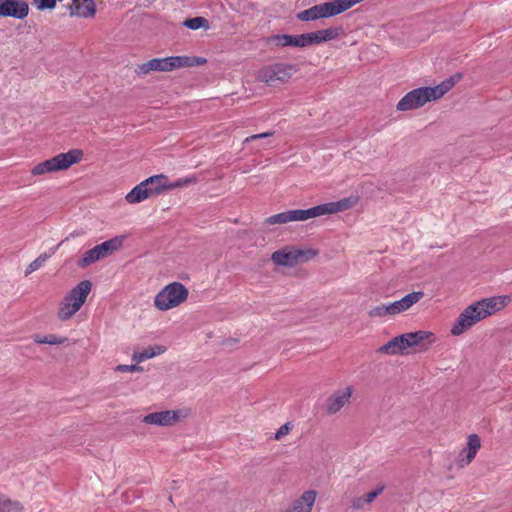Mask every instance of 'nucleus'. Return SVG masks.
<instances>
[{"label": "nucleus", "mask_w": 512, "mask_h": 512, "mask_svg": "<svg viewBox=\"0 0 512 512\" xmlns=\"http://www.w3.org/2000/svg\"><path fill=\"white\" fill-rule=\"evenodd\" d=\"M434 342V333L427 330H418L392 338L386 344L380 346L377 352L391 356L407 355L409 349H416L419 352L427 351Z\"/></svg>", "instance_id": "nucleus-1"}, {"label": "nucleus", "mask_w": 512, "mask_h": 512, "mask_svg": "<svg viewBox=\"0 0 512 512\" xmlns=\"http://www.w3.org/2000/svg\"><path fill=\"white\" fill-rule=\"evenodd\" d=\"M461 79L460 74H455L434 87H420L408 92L397 103L398 111L418 109L426 103L442 98Z\"/></svg>", "instance_id": "nucleus-2"}, {"label": "nucleus", "mask_w": 512, "mask_h": 512, "mask_svg": "<svg viewBox=\"0 0 512 512\" xmlns=\"http://www.w3.org/2000/svg\"><path fill=\"white\" fill-rule=\"evenodd\" d=\"M188 296L189 290L183 283L171 282L155 295L153 305L158 311H169L184 304Z\"/></svg>", "instance_id": "nucleus-3"}, {"label": "nucleus", "mask_w": 512, "mask_h": 512, "mask_svg": "<svg viewBox=\"0 0 512 512\" xmlns=\"http://www.w3.org/2000/svg\"><path fill=\"white\" fill-rule=\"evenodd\" d=\"M91 287V282L84 280L69 291L59 304L57 316L61 321L72 318L80 310L91 291Z\"/></svg>", "instance_id": "nucleus-4"}, {"label": "nucleus", "mask_w": 512, "mask_h": 512, "mask_svg": "<svg viewBox=\"0 0 512 512\" xmlns=\"http://www.w3.org/2000/svg\"><path fill=\"white\" fill-rule=\"evenodd\" d=\"M299 70L295 64L276 62L262 67L256 74V79L268 86L288 83Z\"/></svg>", "instance_id": "nucleus-5"}, {"label": "nucleus", "mask_w": 512, "mask_h": 512, "mask_svg": "<svg viewBox=\"0 0 512 512\" xmlns=\"http://www.w3.org/2000/svg\"><path fill=\"white\" fill-rule=\"evenodd\" d=\"M82 157L83 151L80 149H73L66 153H60L53 158L35 165L31 170V174L34 176H39L51 172L65 170L71 167L73 164L78 163Z\"/></svg>", "instance_id": "nucleus-6"}, {"label": "nucleus", "mask_w": 512, "mask_h": 512, "mask_svg": "<svg viewBox=\"0 0 512 512\" xmlns=\"http://www.w3.org/2000/svg\"><path fill=\"white\" fill-rule=\"evenodd\" d=\"M125 236H115L84 252L78 260V267L86 268L102 259H105L123 247Z\"/></svg>", "instance_id": "nucleus-7"}, {"label": "nucleus", "mask_w": 512, "mask_h": 512, "mask_svg": "<svg viewBox=\"0 0 512 512\" xmlns=\"http://www.w3.org/2000/svg\"><path fill=\"white\" fill-rule=\"evenodd\" d=\"M484 319L485 317L482 314V311L479 309L477 303H472L460 313L451 328V334L453 336L462 335L466 330L470 329L475 324Z\"/></svg>", "instance_id": "nucleus-8"}, {"label": "nucleus", "mask_w": 512, "mask_h": 512, "mask_svg": "<svg viewBox=\"0 0 512 512\" xmlns=\"http://www.w3.org/2000/svg\"><path fill=\"white\" fill-rule=\"evenodd\" d=\"M182 60L179 59V56L153 58L138 65L135 71L138 75H147L150 72H170L180 69L181 65H183Z\"/></svg>", "instance_id": "nucleus-9"}, {"label": "nucleus", "mask_w": 512, "mask_h": 512, "mask_svg": "<svg viewBox=\"0 0 512 512\" xmlns=\"http://www.w3.org/2000/svg\"><path fill=\"white\" fill-rule=\"evenodd\" d=\"M314 218L312 207L309 209H295L272 215L265 219L266 225H282L290 222H303Z\"/></svg>", "instance_id": "nucleus-10"}, {"label": "nucleus", "mask_w": 512, "mask_h": 512, "mask_svg": "<svg viewBox=\"0 0 512 512\" xmlns=\"http://www.w3.org/2000/svg\"><path fill=\"white\" fill-rule=\"evenodd\" d=\"M354 389L346 386L335 390L325 401V410L328 415H335L345 406L349 405Z\"/></svg>", "instance_id": "nucleus-11"}, {"label": "nucleus", "mask_w": 512, "mask_h": 512, "mask_svg": "<svg viewBox=\"0 0 512 512\" xmlns=\"http://www.w3.org/2000/svg\"><path fill=\"white\" fill-rule=\"evenodd\" d=\"M358 203V197L351 196L336 202H329L312 207L314 218L342 212L353 208Z\"/></svg>", "instance_id": "nucleus-12"}, {"label": "nucleus", "mask_w": 512, "mask_h": 512, "mask_svg": "<svg viewBox=\"0 0 512 512\" xmlns=\"http://www.w3.org/2000/svg\"><path fill=\"white\" fill-rule=\"evenodd\" d=\"M181 410H164L159 412H153L145 415L142 418V422L147 425L154 426H172L181 419Z\"/></svg>", "instance_id": "nucleus-13"}, {"label": "nucleus", "mask_w": 512, "mask_h": 512, "mask_svg": "<svg viewBox=\"0 0 512 512\" xmlns=\"http://www.w3.org/2000/svg\"><path fill=\"white\" fill-rule=\"evenodd\" d=\"M29 14V5L21 0H1L0 17L24 19Z\"/></svg>", "instance_id": "nucleus-14"}, {"label": "nucleus", "mask_w": 512, "mask_h": 512, "mask_svg": "<svg viewBox=\"0 0 512 512\" xmlns=\"http://www.w3.org/2000/svg\"><path fill=\"white\" fill-rule=\"evenodd\" d=\"M481 448V439L477 434L467 436L466 446L458 455V465L461 468L468 466L476 457Z\"/></svg>", "instance_id": "nucleus-15"}, {"label": "nucleus", "mask_w": 512, "mask_h": 512, "mask_svg": "<svg viewBox=\"0 0 512 512\" xmlns=\"http://www.w3.org/2000/svg\"><path fill=\"white\" fill-rule=\"evenodd\" d=\"M317 499L315 490H306L293 499L283 512H312Z\"/></svg>", "instance_id": "nucleus-16"}, {"label": "nucleus", "mask_w": 512, "mask_h": 512, "mask_svg": "<svg viewBox=\"0 0 512 512\" xmlns=\"http://www.w3.org/2000/svg\"><path fill=\"white\" fill-rule=\"evenodd\" d=\"M510 302L509 296H493L477 301L479 309L482 311L485 319L497 311L503 309Z\"/></svg>", "instance_id": "nucleus-17"}, {"label": "nucleus", "mask_w": 512, "mask_h": 512, "mask_svg": "<svg viewBox=\"0 0 512 512\" xmlns=\"http://www.w3.org/2000/svg\"><path fill=\"white\" fill-rule=\"evenodd\" d=\"M271 260L280 266H295L297 264V256L295 255V247H285L283 249L275 251Z\"/></svg>", "instance_id": "nucleus-18"}, {"label": "nucleus", "mask_w": 512, "mask_h": 512, "mask_svg": "<svg viewBox=\"0 0 512 512\" xmlns=\"http://www.w3.org/2000/svg\"><path fill=\"white\" fill-rule=\"evenodd\" d=\"M424 297V293L422 291H414L402 297L399 300L393 302V308L395 310L396 315L406 312L413 305L418 303Z\"/></svg>", "instance_id": "nucleus-19"}, {"label": "nucleus", "mask_w": 512, "mask_h": 512, "mask_svg": "<svg viewBox=\"0 0 512 512\" xmlns=\"http://www.w3.org/2000/svg\"><path fill=\"white\" fill-rule=\"evenodd\" d=\"M72 15L84 18L93 17L96 13L94 0H72Z\"/></svg>", "instance_id": "nucleus-20"}, {"label": "nucleus", "mask_w": 512, "mask_h": 512, "mask_svg": "<svg viewBox=\"0 0 512 512\" xmlns=\"http://www.w3.org/2000/svg\"><path fill=\"white\" fill-rule=\"evenodd\" d=\"M148 182L142 181L136 185L125 197L129 204H137L151 197Z\"/></svg>", "instance_id": "nucleus-21"}, {"label": "nucleus", "mask_w": 512, "mask_h": 512, "mask_svg": "<svg viewBox=\"0 0 512 512\" xmlns=\"http://www.w3.org/2000/svg\"><path fill=\"white\" fill-rule=\"evenodd\" d=\"M166 180L167 176L164 174L154 175L145 180V182H148L147 188L151 197L166 191Z\"/></svg>", "instance_id": "nucleus-22"}, {"label": "nucleus", "mask_w": 512, "mask_h": 512, "mask_svg": "<svg viewBox=\"0 0 512 512\" xmlns=\"http://www.w3.org/2000/svg\"><path fill=\"white\" fill-rule=\"evenodd\" d=\"M339 33L340 30L337 28H328L310 32L311 43L314 45L333 40L338 37Z\"/></svg>", "instance_id": "nucleus-23"}, {"label": "nucleus", "mask_w": 512, "mask_h": 512, "mask_svg": "<svg viewBox=\"0 0 512 512\" xmlns=\"http://www.w3.org/2000/svg\"><path fill=\"white\" fill-rule=\"evenodd\" d=\"M268 43L277 47H297V35L277 34L268 38Z\"/></svg>", "instance_id": "nucleus-24"}, {"label": "nucleus", "mask_w": 512, "mask_h": 512, "mask_svg": "<svg viewBox=\"0 0 512 512\" xmlns=\"http://www.w3.org/2000/svg\"><path fill=\"white\" fill-rule=\"evenodd\" d=\"M165 352V349L162 346H155L147 348L141 352L134 351L132 354V360L141 363L147 359L153 358L155 356L161 355Z\"/></svg>", "instance_id": "nucleus-25"}, {"label": "nucleus", "mask_w": 512, "mask_h": 512, "mask_svg": "<svg viewBox=\"0 0 512 512\" xmlns=\"http://www.w3.org/2000/svg\"><path fill=\"white\" fill-rule=\"evenodd\" d=\"M23 510L24 506L20 501L0 494V512H23Z\"/></svg>", "instance_id": "nucleus-26"}, {"label": "nucleus", "mask_w": 512, "mask_h": 512, "mask_svg": "<svg viewBox=\"0 0 512 512\" xmlns=\"http://www.w3.org/2000/svg\"><path fill=\"white\" fill-rule=\"evenodd\" d=\"M368 315L371 318H383L387 316H395V310L393 308V302L388 304H380L375 307H372L368 311Z\"/></svg>", "instance_id": "nucleus-27"}, {"label": "nucleus", "mask_w": 512, "mask_h": 512, "mask_svg": "<svg viewBox=\"0 0 512 512\" xmlns=\"http://www.w3.org/2000/svg\"><path fill=\"white\" fill-rule=\"evenodd\" d=\"M34 342L38 344H49V345H60L67 341L66 337L57 336L55 334L41 335L35 334L33 335Z\"/></svg>", "instance_id": "nucleus-28"}, {"label": "nucleus", "mask_w": 512, "mask_h": 512, "mask_svg": "<svg viewBox=\"0 0 512 512\" xmlns=\"http://www.w3.org/2000/svg\"><path fill=\"white\" fill-rule=\"evenodd\" d=\"M319 252L316 249L309 248V249H298L295 248V255L297 256V264L298 263H305L312 259H314L316 256H318Z\"/></svg>", "instance_id": "nucleus-29"}, {"label": "nucleus", "mask_w": 512, "mask_h": 512, "mask_svg": "<svg viewBox=\"0 0 512 512\" xmlns=\"http://www.w3.org/2000/svg\"><path fill=\"white\" fill-rule=\"evenodd\" d=\"M183 25L191 30H198L200 28L209 29V22L204 17H195L187 19Z\"/></svg>", "instance_id": "nucleus-30"}, {"label": "nucleus", "mask_w": 512, "mask_h": 512, "mask_svg": "<svg viewBox=\"0 0 512 512\" xmlns=\"http://www.w3.org/2000/svg\"><path fill=\"white\" fill-rule=\"evenodd\" d=\"M48 259V255L47 254H41L39 255L34 261H32L26 268L25 270V275H30L31 273H33L34 271L40 269L43 264L46 262V260Z\"/></svg>", "instance_id": "nucleus-31"}, {"label": "nucleus", "mask_w": 512, "mask_h": 512, "mask_svg": "<svg viewBox=\"0 0 512 512\" xmlns=\"http://www.w3.org/2000/svg\"><path fill=\"white\" fill-rule=\"evenodd\" d=\"M197 179L195 177H186L179 179L175 182H169L168 179L166 180V190H172L179 187L187 186L189 184L196 183Z\"/></svg>", "instance_id": "nucleus-32"}, {"label": "nucleus", "mask_w": 512, "mask_h": 512, "mask_svg": "<svg viewBox=\"0 0 512 512\" xmlns=\"http://www.w3.org/2000/svg\"><path fill=\"white\" fill-rule=\"evenodd\" d=\"M179 59H183L181 61L183 63V65H181V68L203 65L206 63V59L202 57L179 56Z\"/></svg>", "instance_id": "nucleus-33"}, {"label": "nucleus", "mask_w": 512, "mask_h": 512, "mask_svg": "<svg viewBox=\"0 0 512 512\" xmlns=\"http://www.w3.org/2000/svg\"><path fill=\"white\" fill-rule=\"evenodd\" d=\"M367 505H369V503L367 502V500L364 497V495L354 497L350 501L351 509L357 510V511L364 510Z\"/></svg>", "instance_id": "nucleus-34"}, {"label": "nucleus", "mask_w": 512, "mask_h": 512, "mask_svg": "<svg viewBox=\"0 0 512 512\" xmlns=\"http://www.w3.org/2000/svg\"><path fill=\"white\" fill-rule=\"evenodd\" d=\"M115 371L123 372V373H125V372H142L143 367H141L139 365H135V364H132V365L120 364L115 367Z\"/></svg>", "instance_id": "nucleus-35"}, {"label": "nucleus", "mask_w": 512, "mask_h": 512, "mask_svg": "<svg viewBox=\"0 0 512 512\" xmlns=\"http://www.w3.org/2000/svg\"><path fill=\"white\" fill-rule=\"evenodd\" d=\"M293 425L290 422L283 424L275 433V439L281 440L283 437L289 434L292 430Z\"/></svg>", "instance_id": "nucleus-36"}, {"label": "nucleus", "mask_w": 512, "mask_h": 512, "mask_svg": "<svg viewBox=\"0 0 512 512\" xmlns=\"http://www.w3.org/2000/svg\"><path fill=\"white\" fill-rule=\"evenodd\" d=\"M310 45H312L310 33L297 35V47L298 48H305Z\"/></svg>", "instance_id": "nucleus-37"}, {"label": "nucleus", "mask_w": 512, "mask_h": 512, "mask_svg": "<svg viewBox=\"0 0 512 512\" xmlns=\"http://www.w3.org/2000/svg\"><path fill=\"white\" fill-rule=\"evenodd\" d=\"M35 2L39 10L53 9L56 6V0H35Z\"/></svg>", "instance_id": "nucleus-38"}, {"label": "nucleus", "mask_w": 512, "mask_h": 512, "mask_svg": "<svg viewBox=\"0 0 512 512\" xmlns=\"http://www.w3.org/2000/svg\"><path fill=\"white\" fill-rule=\"evenodd\" d=\"M383 490L384 486H381L373 491H370L367 494H364V497L366 498L367 502L371 504L377 498V496L383 492Z\"/></svg>", "instance_id": "nucleus-39"}, {"label": "nucleus", "mask_w": 512, "mask_h": 512, "mask_svg": "<svg viewBox=\"0 0 512 512\" xmlns=\"http://www.w3.org/2000/svg\"><path fill=\"white\" fill-rule=\"evenodd\" d=\"M273 134H274V132H264V133H260V134H254L249 137H246L243 143L246 144L253 140L267 138V137L272 136Z\"/></svg>", "instance_id": "nucleus-40"}, {"label": "nucleus", "mask_w": 512, "mask_h": 512, "mask_svg": "<svg viewBox=\"0 0 512 512\" xmlns=\"http://www.w3.org/2000/svg\"><path fill=\"white\" fill-rule=\"evenodd\" d=\"M66 240H69V236L63 239V242H66Z\"/></svg>", "instance_id": "nucleus-41"}, {"label": "nucleus", "mask_w": 512, "mask_h": 512, "mask_svg": "<svg viewBox=\"0 0 512 512\" xmlns=\"http://www.w3.org/2000/svg\"><path fill=\"white\" fill-rule=\"evenodd\" d=\"M66 240H69V236L63 239V242H66Z\"/></svg>", "instance_id": "nucleus-42"}, {"label": "nucleus", "mask_w": 512, "mask_h": 512, "mask_svg": "<svg viewBox=\"0 0 512 512\" xmlns=\"http://www.w3.org/2000/svg\"><path fill=\"white\" fill-rule=\"evenodd\" d=\"M510 410H512V404L510 405Z\"/></svg>", "instance_id": "nucleus-43"}]
</instances>
